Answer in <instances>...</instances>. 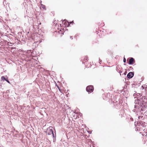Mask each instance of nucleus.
Instances as JSON below:
<instances>
[{
  "label": "nucleus",
  "mask_w": 147,
  "mask_h": 147,
  "mask_svg": "<svg viewBox=\"0 0 147 147\" xmlns=\"http://www.w3.org/2000/svg\"><path fill=\"white\" fill-rule=\"evenodd\" d=\"M94 90V87L90 85L87 87L86 90L87 92L89 93L92 92Z\"/></svg>",
  "instance_id": "nucleus-1"
},
{
  "label": "nucleus",
  "mask_w": 147,
  "mask_h": 147,
  "mask_svg": "<svg viewBox=\"0 0 147 147\" xmlns=\"http://www.w3.org/2000/svg\"><path fill=\"white\" fill-rule=\"evenodd\" d=\"M8 78L7 76H2L1 77V81H4V80L7 81L8 83L10 84V82L8 80Z\"/></svg>",
  "instance_id": "nucleus-2"
},
{
  "label": "nucleus",
  "mask_w": 147,
  "mask_h": 147,
  "mask_svg": "<svg viewBox=\"0 0 147 147\" xmlns=\"http://www.w3.org/2000/svg\"><path fill=\"white\" fill-rule=\"evenodd\" d=\"M134 76V72H130L128 73L127 75V77L130 79L132 78Z\"/></svg>",
  "instance_id": "nucleus-3"
},
{
  "label": "nucleus",
  "mask_w": 147,
  "mask_h": 147,
  "mask_svg": "<svg viewBox=\"0 0 147 147\" xmlns=\"http://www.w3.org/2000/svg\"><path fill=\"white\" fill-rule=\"evenodd\" d=\"M135 62L134 59L132 57H131L129 59V65H132Z\"/></svg>",
  "instance_id": "nucleus-4"
},
{
  "label": "nucleus",
  "mask_w": 147,
  "mask_h": 147,
  "mask_svg": "<svg viewBox=\"0 0 147 147\" xmlns=\"http://www.w3.org/2000/svg\"><path fill=\"white\" fill-rule=\"evenodd\" d=\"M66 20H64L62 22V24H64L65 25H67V23L68 25L67 26H68L70 25L71 23H69V22L67 21L66 22Z\"/></svg>",
  "instance_id": "nucleus-5"
},
{
  "label": "nucleus",
  "mask_w": 147,
  "mask_h": 147,
  "mask_svg": "<svg viewBox=\"0 0 147 147\" xmlns=\"http://www.w3.org/2000/svg\"><path fill=\"white\" fill-rule=\"evenodd\" d=\"M48 134L49 135H51V134H53V137H54L53 131L52 128L50 129V131L48 133Z\"/></svg>",
  "instance_id": "nucleus-6"
},
{
  "label": "nucleus",
  "mask_w": 147,
  "mask_h": 147,
  "mask_svg": "<svg viewBox=\"0 0 147 147\" xmlns=\"http://www.w3.org/2000/svg\"><path fill=\"white\" fill-rule=\"evenodd\" d=\"M134 92H135L134 94V96H140V97H141L142 96L141 94L140 93H137L136 94V92L135 91H134Z\"/></svg>",
  "instance_id": "nucleus-7"
},
{
  "label": "nucleus",
  "mask_w": 147,
  "mask_h": 147,
  "mask_svg": "<svg viewBox=\"0 0 147 147\" xmlns=\"http://www.w3.org/2000/svg\"><path fill=\"white\" fill-rule=\"evenodd\" d=\"M41 5H42V8L45 9H46L45 8V5H43L42 4H41Z\"/></svg>",
  "instance_id": "nucleus-8"
},
{
  "label": "nucleus",
  "mask_w": 147,
  "mask_h": 147,
  "mask_svg": "<svg viewBox=\"0 0 147 147\" xmlns=\"http://www.w3.org/2000/svg\"><path fill=\"white\" fill-rule=\"evenodd\" d=\"M123 61L124 63H125L126 62V60L125 58L124 57L123 59Z\"/></svg>",
  "instance_id": "nucleus-9"
},
{
  "label": "nucleus",
  "mask_w": 147,
  "mask_h": 147,
  "mask_svg": "<svg viewBox=\"0 0 147 147\" xmlns=\"http://www.w3.org/2000/svg\"><path fill=\"white\" fill-rule=\"evenodd\" d=\"M127 73V71H125V72L124 73V74L125 75Z\"/></svg>",
  "instance_id": "nucleus-10"
},
{
  "label": "nucleus",
  "mask_w": 147,
  "mask_h": 147,
  "mask_svg": "<svg viewBox=\"0 0 147 147\" xmlns=\"http://www.w3.org/2000/svg\"><path fill=\"white\" fill-rule=\"evenodd\" d=\"M137 105H135V106H134V107H135V108H136L137 107Z\"/></svg>",
  "instance_id": "nucleus-11"
},
{
  "label": "nucleus",
  "mask_w": 147,
  "mask_h": 147,
  "mask_svg": "<svg viewBox=\"0 0 147 147\" xmlns=\"http://www.w3.org/2000/svg\"><path fill=\"white\" fill-rule=\"evenodd\" d=\"M138 103H139V102H140V100H138Z\"/></svg>",
  "instance_id": "nucleus-12"
},
{
  "label": "nucleus",
  "mask_w": 147,
  "mask_h": 147,
  "mask_svg": "<svg viewBox=\"0 0 147 147\" xmlns=\"http://www.w3.org/2000/svg\"><path fill=\"white\" fill-rule=\"evenodd\" d=\"M70 38H71V39H73V38H72V37H71V36H70Z\"/></svg>",
  "instance_id": "nucleus-13"
},
{
  "label": "nucleus",
  "mask_w": 147,
  "mask_h": 147,
  "mask_svg": "<svg viewBox=\"0 0 147 147\" xmlns=\"http://www.w3.org/2000/svg\"><path fill=\"white\" fill-rule=\"evenodd\" d=\"M119 72L120 73H121V72H122L121 71H120Z\"/></svg>",
  "instance_id": "nucleus-14"
},
{
  "label": "nucleus",
  "mask_w": 147,
  "mask_h": 147,
  "mask_svg": "<svg viewBox=\"0 0 147 147\" xmlns=\"http://www.w3.org/2000/svg\"><path fill=\"white\" fill-rule=\"evenodd\" d=\"M57 87L59 89V90H60V89H59V87L58 86H57Z\"/></svg>",
  "instance_id": "nucleus-15"
},
{
  "label": "nucleus",
  "mask_w": 147,
  "mask_h": 147,
  "mask_svg": "<svg viewBox=\"0 0 147 147\" xmlns=\"http://www.w3.org/2000/svg\"><path fill=\"white\" fill-rule=\"evenodd\" d=\"M52 128V127H50L49 128Z\"/></svg>",
  "instance_id": "nucleus-16"
}]
</instances>
